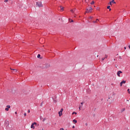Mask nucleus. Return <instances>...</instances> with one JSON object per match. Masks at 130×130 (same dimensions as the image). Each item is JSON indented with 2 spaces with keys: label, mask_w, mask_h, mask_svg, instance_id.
I'll list each match as a JSON object with an SVG mask.
<instances>
[{
  "label": "nucleus",
  "mask_w": 130,
  "mask_h": 130,
  "mask_svg": "<svg viewBox=\"0 0 130 130\" xmlns=\"http://www.w3.org/2000/svg\"><path fill=\"white\" fill-rule=\"evenodd\" d=\"M124 49H126V47H124Z\"/></svg>",
  "instance_id": "42"
},
{
  "label": "nucleus",
  "mask_w": 130,
  "mask_h": 130,
  "mask_svg": "<svg viewBox=\"0 0 130 130\" xmlns=\"http://www.w3.org/2000/svg\"><path fill=\"white\" fill-rule=\"evenodd\" d=\"M89 18H90V19H93V17L90 16V17H89Z\"/></svg>",
  "instance_id": "32"
},
{
  "label": "nucleus",
  "mask_w": 130,
  "mask_h": 130,
  "mask_svg": "<svg viewBox=\"0 0 130 130\" xmlns=\"http://www.w3.org/2000/svg\"><path fill=\"white\" fill-rule=\"evenodd\" d=\"M12 70V71H14V73H17V72H18V70H17V69H11Z\"/></svg>",
  "instance_id": "9"
},
{
  "label": "nucleus",
  "mask_w": 130,
  "mask_h": 130,
  "mask_svg": "<svg viewBox=\"0 0 130 130\" xmlns=\"http://www.w3.org/2000/svg\"><path fill=\"white\" fill-rule=\"evenodd\" d=\"M60 129H61V130H64L63 128H61Z\"/></svg>",
  "instance_id": "36"
},
{
  "label": "nucleus",
  "mask_w": 130,
  "mask_h": 130,
  "mask_svg": "<svg viewBox=\"0 0 130 130\" xmlns=\"http://www.w3.org/2000/svg\"><path fill=\"white\" fill-rule=\"evenodd\" d=\"M81 108H82V106H81V105H80L79 107V110H81Z\"/></svg>",
  "instance_id": "17"
},
{
  "label": "nucleus",
  "mask_w": 130,
  "mask_h": 130,
  "mask_svg": "<svg viewBox=\"0 0 130 130\" xmlns=\"http://www.w3.org/2000/svg\"><path fill=\"white\" fill-rule=\"evenodd\" d=\"M97 22L96 21H94L93 23H96Z\"/></svg>",
  "instance_id": "38"
},
{
  "label": "nucleus",
  "mask_w": 130,
  "mask_h": 130,
  "mask_svg": "<svg viewBox=\"0 0 130 130\" xmlns=\"http://www.w3.org/2000/svg\"><path fill=\"white\" fill-rule=\"evenodd\" d=\"M72 114H77V112H73V113H72Z\"/></svg>",
  "instance_id": "23"
},
{
  "label": "nucleus",
  "mask_w": 130,
  "mask_h": 130,
  "mask_svg": "<svg viewBox=\"0 0 130 130\" xmlns=\"http://www.w3.org/2000/svg\"><path fill=\"white\" fill-rule=\"evenodd\" d=\"M35 124H37V123L36 122L32 123L30 126V128H33L34 129L35 128V127L34 126Z\"/></svg>",
  "instance_id": "2"
},
{
  "label": "nucleus",
  "mask_w": 130,
  "mask_h": 130,
  "mask_svg": "<svg viewBox=\"0 0 130 130\" xmlns=\"http://www.w3.org/2000/svg\"><path fill=\"white\" fill-rule=\"evenodd\" d=\"M90 4L91 5H94V4H95V2H94V1H92Z\"/></svg>",
  "instance_id": "13"
},
{
  "label": "nucleus",
  "mask_w": 130,
  "mask_h": 130,
  "mask_svg": "<svg viewBox=\"0 0 130 130\" xmlns=\"http://www.w3.org/2000/svg\"><path fill=\"white\" fill-rule=\"evenodd\" d=\"M115 68H117L118 66L117 65H115Z\"/></svg>",
  "instance_id": "35"
},
{
  "label": "nucleus",
  "mask_w": 130,
  "mask_h": 130,
  "mask_svg": "<svg viewBox=\"0 0 130 130\" xmlns=\"http://www.w3.org/2000/svg\"><path fill=\"white\" fill-rule=\"evenodd\" d=\"M37 6L39 7V8H41L43 7V5H42V2H37Z\"/></svg>",
  "instance_id": "1"
},
{
  "label": "nucleus",
  "mask_w": 130,
  "mask_h": 130,
  "mask_svg": "<svg viewBox=\"0 0 130 130\" xmlns=\"http://www.w3.org/2000/svg\"><path fill=\"white\" fill-rule=\"evenodd\" d=\"M108 57V56L107 55H105V58H107Z\"/></svg>",
  "instance_id": "20"
},
{
  "label": "nucleus",
  "mask_w": 130,
  "mask_h": 130,
  "mask_svg": "<svg viewBox=\"0 0 130 130\" xmlns=\"http://www.w3.org/2000/svg\"><path fill=\"white\" fill-rule=\"evenodd\" d=\"M38 58H39L40 57V54H38L37 56Z\"/></svg>",
  "instance_id": "21"
},
{
  "label": "nucleus",
  "mask_w": 130,
  "mask_h": 130,
  "mask_svg": "<svg viewBox=\"0 0 130 130\" xmlns=\"http://www.w3.org/2000/svg\"><path fill=\"white\" fill-rule=\"evenodd\" d=\"M126 83V81L125 80H123L120 83V87H122V84H125Z\"/></svg>",
  "instance_id": "4"
},
{
  "label": "nucleus",
  "mask_w": 130,
  "mask_h": 130,
  "mask_svg": "<svg viewBox=\"0 0 130 130\" xmlns=\"http://www.w3.org/2000/svg\"><path fill=\"white\" fill-rule=\"evenodd\" d=\"M126 101L128 102V100H127Z\"/></svg>",
  "instance_id": "46"
},
{
  "label": "nucleus",
  "mask_w": 130,
  "mask_h": 130,
  "mask_svg": "<svg viewBox=\"0 0 130 130\" xmlns=\"http://www.w3.org/2000/svg\"><path fill=\"white\" fill-rule=\"evenodd\" d=\"M127 92H128V93L129 94H130V90H129V89H127Z\"/></svg>",
  "instance_id": "18"
},
{
  "label": "nucleus",
  "mask_w": 130,
  "mask_h": 130,
  "mask_svg": "<svg viewBox=\"0 0 130 130\" xmlns=\"http://www.w3.org/2000/svg\"><path fill=\"white\" fill-rule=\"evenodd\" d=\"M45 118H44L43 120V121H45Z\"/></svg>",
  "instance_id": "39"
},
{
  "label": "nucleus",
  "mask_w": 130,
  "mask_h": 130,
  "mask_svg": "<svg viewBox=\"0 0 130 130\" xmlns=\"http://www.w3.org/2000/svg\"><path fill=\"white\" fill-rule=\"evenodd\" d=\"M4 2L5 3H8V2H9V0H5Z\"/></svg>",
  "instance_id": "24"
},
{
  "label": "nucleus",
  "mask_w": 130,
  "mask_h": 130,
  "mask_svg": "<svg viewBox=\"0 0 130 130\" xmlns=\"http://www.w3.org/2000/svg\"><path fill=\"white\" fill-rule=\"evenodd\" d=\"M72 128H75V126H73Z\"/></svg>",
  "instance_id": "37"
},
{
  "label": "nucleus",
  "mask_w": 130,
  "mask_h": 130,
  "mask_svg": "<svg viewBox=\"0 0 130 130\" xmlns=\"http://www.w3.org/2000/svg\"><path fill=\"white\" fill-rule=\"evenodd\" d=\"M96 10H98V11H99V10H100V8L99 7H98V8H96Z\"/></svg>",
  "instance_id": "26"
},
{
  "label": "nucleus",
  "mask_w": 130,
  "mask_h": 130,
  "mask_svg": "<svg viewBox=\"0 0 130 130\" xmlns=\"http://www.w3.org/2000/svg\"><path fill=\"white\" fill-rule=\"evenodd\" d=\"M109 11H111V8L109 9Z\"/></svg>",
  "instance_id": "43"
},
{
  "label": "nucleus",
  "mask_w": 130,
  "mask_h": 130,
  "mask_svg": "<svg viewBox=\"0 0 130 130\" xmlns=\"http://www.w3.org/2000/svg\"><path fill=\"white\" fill-rule=\"evenodd\" d=\"M15 114H17V112H15Z\"/></svg>",
  "instance_id": "45"
},
{
  "label": "nucleus",
  "mask_w": 130,
  "mask_h": 130,
  "mask_svg": "<svg viewBox=\"0 0 130 130\" xmlns=\"http://www.w3.org/2000/svg\"><path fill=\"white\" fill-rule=\"evenodd\" d=\"M120 74H122V71H119L117 72V75L118 76V77H120Z\"/></svg>",
  "instance_id": "5"
},
{
  "label": "nucleus",
  "mask_w": 130,
  "mask_h": 130,
  "mask_svg": "<svg viewBox=\"0 0 130 130\" xmlns=\"http://www.w3.org/2000/svg\"><path fill=\"white\" fill-rule=\"evenodd\" d=\"M85 125L87 126V125H88V124L87 123H85Z\"/></svg>",
  "instance_id": "40"
},
{
  "label": "nucleus",
  "mask_w": 130,
  "mask_h": 130,
  "mask_svg": "<svg viewBox=\"0 0 130 130\" xmlns=\"http://www.w3.org/2000/svg\"><path fill=\"white\" fill-rule=\"evenodd\" d=\"M73 11H74V12H76V11H77V9H73Z\"/></svg>",
  "instance_id": "28"
},
{
  "label": "nucleus",
  "mask_w": 130,
  "mask_h": 130,
  "mask_svg": "<svg viewBox=\"0 0 130 130\" xmlns=\"http://www.w3.org/2000/svg\"><path fill=\"white\" fill-rule=\"evenodd\" d=\"M107 9H110V6H108L107 7Z\"/></svg>",
  "instance_id": "25"
},
{
  "label": "nucleus",
  "mask_w": 130,
  "mask_h": 130,
  "mask_svg": "<svg viewBox=\"0 0 130 130\" xmlns=\"http://www.w3.org/2000/svg\"><path fill=\"white\" fill-rule=\"evenodd\" d=\"M104 59H105V57L102 58V60L103 61L104 60Z\"/></svg>",
  "instance_id": "29"
},
{
  "label": "nucleus",
  "mask_w": 130,
  "mask_h": 130,
  "mask_svg": "<svg viewBox=\"0 0 130 130\" xmlns=\"http://www.w3.org/2000/svg\"><path fill=\"white\" fill-rule=\"evenodd\" d=\"M10 124V122L9 121H5V125H6V127L9 126V125Z\"/></svg>",
  "instance_id": "3"
},
{
  "label": "nucleus",
  "mask_w": 130,
  "mask_h": 130,
  "mask_svg": "<svg viewBox=\"0 0 130 130\" xmlns=\"http://www.w3.org/2000/svg\"><path fill=\"white\" fill-rule=\"evenodd\" d=\"M114 60H115V59H114Z\"/></svg>",
  "instance_id": "48"
},
{
  "label": "nucleus",
  "mask_w": 130,
  "mask_h": 130,
  "mask_svg": "<svg viewBox=\"0 0 130 130\" xmlns=\"http://www.w3.org/2000/svg\"><path fill=\"white\" fill-rule=\"evenodd\" d=\"M88 10L89 11H86V13H90V12H92L93 9L92 8V7H89V9Z\"/></svg>",
  "instance_id": "7"
},
{
  "label": "nucleus",
  "mask_w": 130,
  "mask_h": 130,
  "mask_svg": "<svg viewBox=\"0 0 130 130\" xmlns=\"http://www.w3.org/2000/svg\"><path fill=\"white\" fill-rule=\"evenodd\" d=\"M27 112L28 113H30V110H28Z\"/></svg>",
  "instance_id": "30"
},
{
  "label": "nucleus",
  "mask_w": 130,
  "mask_h": 130,
  "mask_svg": "<svg viewBox=\"0 0 130 130\" xmlns=\"http://www.w3.org/2000/svg\"><path fill=\"white\" fill-rule=\"evenodd\" d=\"M60 8L61 9V11L62 12L63 11V7H62V6H60Z\"/></svg>",
  "instance_id": "10"
},
{
  "label": "nucleus",
  "mask_w": 130,
  "mask_h": 130,
  "mask_svg": "<svg viewBox=\"0 0 130 130\" xmlns=\"http://www.w3.org/2000/svg\"><path fill=\"white\" fill-rule=\"evenodd\" d=\"M26 115H27V113H24V116H26Z\"/></svg>",
  "instance_id": "27"
},
{
  "label": "nucleus",
  "mask_w": 130,
  "mask_h": 130,
  "mask_svg": "<svg viewBox=\"0 0 130 130\" xmlns=\"http://www.w3.org/2000/svg\"><path fill=\"white\" fill-rule=\"evenodd\" d=\"M128 48H129V49H130V45L128 46Z\"/></svg>",
  "instance_id": "44"
},
{
  "label": "nucleus",
  "mask_w": 130,
  "mask_h": 130,
  "mask_svg": "<svg viewBox=\"0 0 130 130\" xmlns=\"http://www.w3.org/2000/svg\"><path fill=\"white\" fill-rule=\"evenodd\" d=\"M58 114H59V116H61V115H62V112H61V111H59Z\"/></svg>",
  "instance_id": "8"
},
{
  "label": "nucleus",
  "mask_w": 130,
  "mask_h": 130,
  "mask_svg": "<svg viewBox=\"0 0 130 130\" xmlns=\"http://www.w3.org/2000/svg\"><path fill=\"white\" fill-rule=\"evenodd\" d=\"M70 22H74V20H73V19L71 20V21Z\"/></svg>",
  "instance_id": "41"
},
{
  "label": "nucleus",
  "mask_w": 130,
  "mask_h": 130,
  "mask_svg": "<svg viewBox=\"0 0 130 130\" xmlns=\"http://www.w3.org/2000/svg\"><path fill=\"white\" fill-rule=\"evenodd\" d=\"M97 21H99V19H96V22H97Z\"/></svg>",
  "instance_id": "34"
},
{
  "label": "nucleus",
  "mask_w": 130,
  "mask_h": 130,
  "mask_svg": "<svg viewBox=\"0 0 130 130\" xmlns=\"http://www.w3.org/2000/svg\"><path fill=\"white\" fill-rule=\"evenodd\" d=\"M71 12H72V13H75L73 9H71Z\"/></svg>",
  "instance_id": "16"
},
{
  "label": "nucleus",
  "mask_w": 130,
  "mask_h": 130,
  "mask_svg": "<svg viewBox=\"0 0 130 130\" xmlns=\"http://www.w3.org/2000/svg\"><path fill=\"white\" fill-rule=\"evenodd\" d=\"M42 105H43V102H42V103H41V105H40V106H42Z\"/></svg>",
  "instance_id": "22"
},
{
  "label": "nucleus",
  "mask_w": 130,
  "mask_h": 130,
  "mask_svg": "<svg viewBox=\"0 0 130 130\" xmlns=\"http://www.w3.org/2000/svg\"><path fill=\"white\" fill-rule=\"evenodd\" d=\"M112 2H110V5H112Z\"/></svg>",
  "instance_id": "33"
},
{
  "label": "nucleus",
  "mask_w": 130,
  "mask_h": 130,
  "mask_svg": "<svg viewBox=\"0 0 130 130\" xmlns=\"http://www.w3.org/2000/svg\"><path fill=\"white\" fill-rule=\"evenodd\" d=\"M6 107H7V108H6L5 109V110H6V111H9V108H11V106H10V105H7V106H6Z\"/></svg>",
  "instance_id": "6"
},
{
  "label": "nucleus",
  "mask_w": 130,
  "mask_h": 130,
  "mask_svg": "<svg viewBox=\"0 0 130 130\" xmlns=\"http://www.w3.org/2000/svg\"><path fill=\"white\" fill-rule=\"evenodd\" d=\"M74 17H76V16L74 15Z\"/></svg>",
  "instance_id": "49"
},
{
  "label": "nucleus",
  "mask_w": 130,
  "mask_h": 130,
  "mask_svg": "<svg viewBox=\"0 0 130 130\" xmlns=\"http://www.w3.org/2000/svg\"><path fill=\"white\" fill-rule=\"evenodd\" d=\"M81 108H83V104H84V102L81 103Z\"/></svg>",
  "instance_id": "12"
},
{
  "label": "nucleus",
  "mask_w": 130,
  "mask_h": 130,
  "mask_svg": "<svg viewBox=\"0 0 130 130\" xmlns=\"http://www.w3.org/2000/svg\"><path fill=\"white\" fill-rule=\"evenodd\" d=\"M111 2L113 3V4H116V3L114 2V0H112L111 1Z\"/></svg>",
  "instance_id": "15"
},
{
  "label": "nucleus",
  "mask_w": 130,
  "mask_h": 130,
  "mask_svg": "<svg viewBox=\"0 0 130 130\" xmlns=\"http://www.w3.org/2000/svg\"><path fill=\"white\" fill-rule=\"evenodd\" d=\"M73 122H74V123H77V120H73Z\"/></svg>",
  "instance_id": "11"
},
{
  "label": "nucleus",
  "mask_w": 130,
  "mask_h": 130,
  "mask_svg": "<svg viewBox=\"0 0 130 130\" xmlns=\"http://www.w3.org/2000/svg\"><path fill=\"white\" fill-rule=\"evenodd\" d=\"M124 110H125V109L123 108V109L121 110V112H123V111H124Z\"/></svg>",
  "instance_id": "14"
},
{
  "label": "nucleus",
  "mask_w": 130,
  "mask_h": 130,
  "mask_svg": "<svg viewBox=\"0 0 130 130\" xmlns=\"http://www.w3.org/2000/svg\"><path fill=\"white\" fill-rule=\"evenodd\" d=\"M61 112H62V111H63V108H61L60 109V111Z\"/></svg>",
  "instance_id": "19"
},
{
  "label": "nucleus",
  "mask_w": 130,
  "mask_h": 130,
  "mask_svg": "<svg viewBox=\"0 0 130 130\" xmlns=\"http://www.w3.org/2000/svg\"><path fill=\"white\" fill-rule=\"evenodd\" d=\"M86 12H89V9H86Z\"/></svg>",
  "instance_id": "31"
},
{
  "label": "nucleus",
  "mask_w": 130,
  "mask_h": 130,
  "mask_svg": "<svg viewBox=\"0 0 130 130\" xmlns=\"http://www.w3.org/2000/svg\"><path fill=\"white\" fill-rule=\"evenodd\" d=\"M42 130H44V129H43V128H42Z\"/></svg>",
  "instance_id": "47"
}]
</instances>
